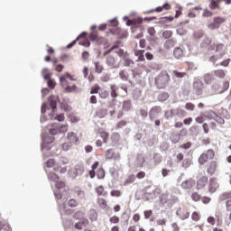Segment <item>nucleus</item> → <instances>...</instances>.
Returning <instances> with one entry per match:
<instances>
[{
  "label": "nucleus",
  "mask_w": 231,
  "mask_h": 231,
  "mask_svg": "<svg viewBox=\"0 0 231 231\" xmlns=\"http://www.w3.org/2000/svg\"><path fill=\"white\" fill-rule=\"evenodd\" d=\"M160 201L162 205H165L169 201V195L168 194H162L161 196Z\"/></svg>",
  "instance_id": "obj_46"
},
{
  "label": "nucleus",
  "mask_w": 231,
  "mask_h": 231,
  "mask_svg": "<svg viewBox=\"0 0 231 231\" xmlns=\"http://www.w3.org/2000/svg\"><path fill=\"white\" fill-rule=\"evenodd\" d=\"M204 79H205V82H207L208 84V82H210V80H214V77L211 74H206L204 76Z\"/></svg>",
  "instance_id": "obj_59"
},
{
  "label": "nucleus",
  "mask_w": 231,
  "mask_h": 231,
  "mask_svg": "<svg viewBox=\"0 0 231 231\" xmlns=\"http://www.w3.org/2000/svg\"><path fill=\"white\" fill-rule=\"evenodd\" d=\"M132 107L131 100H125L123 102V109L124 111H129Z\"/></svg>",
  "instance_id": "obj_35"
},
{
  "label": "nucleus",
  "mask_w": 231,
  "mask_h": 231,
  "mask_svg": "<svg viewBox=\"0 0 231 231\" xmlns=\"http://www.w3.org/2000/svg\"><path fill=\"white\" fill-rule=\"evenodd\" d=\"M195 106H194V104H192V103H187L186 105H185V108L188 110V111H194V109H195Z\"/></svg>",
  "instance_id": "obj_57"
},
{
  "label": "nucleus",
  "mask_w": 231,
  "mask_h": 231,
  "mask_svg": "<svg viewBox=\"0 0 231 231\" xmlns=\"http://www.w3.org/2000/svg\"><path fill=\"white\" fill-rule=\"evenodd\" d=\"M173 55L176 59H181L183 57V49L177 47L173 51Z\"/></svg>",
  "instance_id": "obj_23"
},
{
  "label": "nucleus",
  "mask_w": 231,
  "mask_h": 231,
  "mask_svg": "<svg viewBox=\"0 0 231 231\" xmlns=\"http://www.w3.org/2000/svg\"><path fill=\"white\" fill-rule=\"evenodd\" d=\"M134 181H136V177L134 176V174H130L125 179L124 185H131V183H134Z\"/></svg>",
  "instance_id": "obj_21"
},
{
  "label": "nucleus",
  "mask_w": 231,
  "mask_h": 231,
  "mask_svg": "<svg viewBox=\"0 0 231 231\" xmlns=\"http://www.w3.org/2000/svg\"><path fill=\"white\" fill-rule=\"evenodd\" d=\"M110 195L112 198H120V196H122V191H120V189H113L110 192Z\"/></svg>",
  "instance_id": "obj_41"
},
{
  "label": "nucleus",
  "mask_w": 231,
  "mask_h": 231,
  "mask_svg": "<svg viewBox=\"0 0 231 231\" xmlns=\"http://www.w3.org/2000/svg\"><path fill=\"white\" fill-rule=\"evenodd\" d=\"M171 6L169 4H164L162 6L156 7L155 9H152L146 12V14H152L154 12L160 13L162 10H171Z\"/></svg>",
  "instance_id": "obj_14"
},
{
  "label": "nucleus",
  "mask_w": 231,
  "mask_h": 231,
  "mask_svg": "<svg viewBox=\"0 0 231 231\" xmlns=\"http://www.w3.org/2000/svg\"><path fill=\"white\" fill-rule=\"evenodd\" d=\"M99 134H100L101 138H103L104 143H106L107 142V140H109V133H107L106 131H101V132H99Z\"/></svg>",
  "instance_id": "obj_33"
},
{
  "label": "nucleus",
  "mask_w": 231,
  "mask_h": 231,
  "mask_svg": "<svg viewBox=\"0 0 231 231\" xmlns=\"http://www.w3.org/2000/svg\"><path fill=\"white\" fill-rule=\"evenodd\" d=\"M71 143H69V141L67 143H64L63 144H61L62 150L63 151H69V148L71 147Z\"/></svg>",
  "instance_id": "obj_56"
},
{
  "label": "nucleus",
  "mask_w": 231,
  "mask_h": 231,
  "mask_svg": "<svg viewBox=\"0 0 231 231\" xmlns=\"http://www.w3.org/2000/svg\"><path fill=\"white\" fill-rule=\"evenodd\" d=\"M218 189H219V184L217 183L216 179H210L209 185H208V191L211 194H214V192H216V190H217Z\"/></svg>",
  "instance_id": "obj_10"
},
{
  "label": "nucleus",
  "mask_w": 231,
  "mask_h": 231,
  "mask_svg": "<svg viewBox=\"0 0 231 231\" xmlns=\"http://www.w3.org/2000/svg\"><path fill=\"white\" fill-rule=\"evenodd\" d=\"M106 64H107V66H110L111 68H115V64H116V60H115V57H113V56H107L106 57Z\"/></svg>",
  "instance_id": "obj_27"
},
{
  "label": "nucleus",
  "mask_w": 231,
  "mask_h": 231,
  "mask_svg": "<svg viewBox=\"0 0 231 231\" xmlns=\"http://www.w3.org/2000/svg\"><path fill=\"white\" fill-rule=\"evenodd\" d=\"M147 32L149 35H151V37H154V35H156V30L154 29V27H149Z\"/></svg>",
  "instance_id": "obj_58"
},
{
  "label": "nucleus",
  "mask_w": 231,
  "mask_h": 231,
  "mask_svg": "<svg viewBox=\"0 0 231 231\" xmlns=\"http://www.w3.org/2000/svg\"><path fill=\"white\" fill-rule=\"evenodd\" d=\"M216 169H217V164L216 163V162H209L207 170L208 174H210V176H212V174L216 172Z\"/></svg>",
  "instance_id": "obj_17"
},
{
  "label": "nucleus",
  "mask_w": 231,
  "mask_h": 231,
  "mask_svg": "<svg viewBox=\"0 0 231 231\" xmlns=\"http://www.w3.org/2000/svg\"><path fill=\"white\" fill-rule=\"evenodd\" d=\"M111 89V97L112 98H116V97H118V93H116V91L118 90V88H116V86L112 85L110 87Z\"/></svg>",
  "instance_id": "obj_34"
},
{
  "label": "nucleus",
  "mask_w": 231,
  "mask_h": 231,
  "mask_svg": "<svg viewBox=\"0 0 231 231\" xmlns=\"http://www.w3.org/2000/svg\"><path fill=\"white\" fill-rule=\"evenodd\" d=\"M99 97H100V98H107L109 97V92L107 90L102 89L99 92Z\"/></svg>",
  "instance_id": "obj_50"
},
{
  "label": "nucleus",
  "mask_w": 231,
  "mask_h": 231,
  "mask_svg": "<svg viewBox=\"0 0 231 231\" xmlns=\"http://www.w3.org/2000/svg\"><path fill=\"white\" fill-rule=\"evenodd\" d=\"M212 12L208 9H205L202 14L203 17H212Z\"/></svg>",
  "instance_id": "obj_60"
},
{
  "label": "nucleus",
  "mask_w": 231,
  "mask_h": 231,
  "mask_svg": "<svg viewBox=\"0 0 231 231\" xmlns=\"http://www.w3.org/2000/svg\"><path fill=\"white\" fill-rule=\"evenodd\" d=\"M114 50H116V53H117V55H119V57H122V55H124V50L119 49L118 46H116V45L112 46L109 51L105 52V55H109V53H111V51H113Z\"/></svg>",
  "instance_id": "obj_18"
},
{
  "label": "nucleus",
  "mask_w": 231,
  "mask_h": 231,
  "mask_svg": "<svg viewBox=\"0 0 231 231\" xmlns=\"http://www.w3.org/2000/svg\"><path fill=\"white\" fill-rule=\"evenodd\" d=\"M77 42H79L80 46H85L86 48H89V46L91 45L89 40H88L87 32H82L76 40H74L72 42L67 45V48H73V46H75Z\"/></svg>",
  "instance_id": "obj_2"
},
{
  "label": "nucleus",
  "mask_w": 231,
  "mask_h": 231,
  "mask_svg": "<svg viewBox=\"0 0 231 231\" xmlns=\"http://www.w3.org/2000/svg\"><path fill=\"white\" fill-rule=\"evenodd\" d=\"M94 66H95V71L96 73H102V71H104V66H102V64H100V61H96L94 63Z\"/></svg>",
  "instance_id": "obj_29"
},
{
  "label": "nucleus",
  "mask_w": 231,
  "mask_h": 231,
  "mask_svg": "<svg viewBox=\"0 0 231 231\" xmlns=\"http://www.w3.org/2000/svg\"><path fill=\"white\" fill-rule=\"evenodd\" d=\"M55 142V137L53 136H47L43 138L42 149H46L50 151L51 149V143Z\"/></svg>",
  "instance_id": "obj_9"
},
{
  "label": "nucleus",
  "mask_w": 231,
  "mask_h": 231,
  "mask_svg": "<svg viewBox=\"0 0 231 231\" xmlns=\"http://www.w3.org/2000/svg\"><path fill=\"white\" fill-rule=\"evenodd\" d=\"M42 75L45 80H51V74L48 73V69H43Z\"/></svg>",
  "instance_id": "obj_31"
},
{
  "label": "nucleus",
  "mask_w": 231,
  "mask_h": 231,
  "mask_svg": "<svg viewBox=\"0 0 231 231\" xmlns=\"http://www.w3.org/2000/svg\"><path fill=\"white\" fill-rule=\"evenodd\" d=\"M169 97H171V96L169 95V93H167V92H162V93L159 94V96H158V101H159V102H165V101L169 100Z\"/></svg>",
  "instance_id": "obj_25"
},
{
  "label": "nucleus",
  "mask_w": 231,
  "mask_h": 231,
  "mask_svg": "<svg viewBox=\"0 0 231 231\" xmlns=\"http://www.w3.org/2000/svg\"><path fill=\"white\" fill-rule=\"evenodd\" d=\"M89 39L90 41H98V39H100L98 37V32H92L90 34H89Z\"/></svg>",
  "instance_id": "obj_44"
},
{
  "label": "nucleus",
  "mask_w": 231,
  "mask_h": 231,
  "mask_svg": "<svg viewBox=\"0 0 231 231\" xmlns=\"http://www.w3.org/2000/svg\"><path fill=\"white\" fill-rule=\"evenodd\" d=\"M160 113H162V107L160 106H153L151 110H150V119L151 120H155V118H158V115H160Z\"/></svg>",
  "instance_id": "obj_11"
},
{
  "label": "nucleus",
  "mask_w": 231,
  "mask_h": 231,
  "mask_svg": "<svg viewBox=\"0 0 231 231\" xmlns=\"http://www.w3.org/2000/svg\"><path fill=\"white\" fill-rule=\"evenodd\" d=\"M225 18L223 17H216L214 18V22L216 23V24H217L218 26H221V24H223V23H225Z\"/></svg>",
  "instance_id": "obj_47"
},
{
  "label": "nucleus",
  "mask_w": 231,
  "mask_h": 231,
  "mask_svg": "<svg viewBox=\"0 0 231 231\" xmlns=\"http://www.w3.org/2000/svg\"><path fill=\"white\" fill-rule=\"evenodd\" d=\"M58 102H59V97H57V96H51L49 98V105L52 111H55V109H57Z\"/></svg>",
  "instance_id": "obj_15"
},
{
  "label": "nucleus",
  "mask_w": 231,
  "mask_h": 231,
  "mask_svg": "<svg viewBox=\"0 0 231 231\" xmlns=\"http://www.w3.org/2000/svg\"><path fill=\"white\" fill-rule=\"evenodd\" d=\"M176 115L180 118H185V116H187V112L181 108H177Z\"/></svg>",
  "instance_id": "obj_32"
},
{
  "label": "nucleus",
  "mask_w": 231,
  "mask_h": 231,
  "mask_svg": "<svg viewBox=\"0 0 231 231\" xmlns=\"http://www.w3.org/2000/svg\"><path fill=\"white\" fill-rule=\"evenodd\" d=\"M68 205H69V207H71L72 208H74L75 207H77L79 205V202H77V200L75 199H71L69 200Z\"/></svg>",
  "instance_id": "obj_52"
},
{
  "label": "nucleus",
  "mask_w": 231,
  "mask_h": 231,
  "mask_svg": "<svg viewBox=\"0 0 231 231\" xmlns=\"http://www.w3.org/2000/svg\"><path fill=\"white\" fill-rule=\"evenodd\" d=\"M169 82H171V75H169L167 70H162L155 78V86H157L158 89H165V88H167Z\"/></svg>",
  "instance_id": "obj_1"
},
{
  "label": "nucleus",
  "mask_w": 231,
  "mask_h": 231,
  "mask_svg": "<svg viewBox=\"0 0 231 231\" xmlns=\"http://www.w3.org/2000/svg\"><path fill=\"white\" fill-rule=\"evenodd\" d=\"M191 219L193 221H199L201 219V215H199V212L195 211L191 214Z\"/></svg>",
  "instance_id": "obj_42"
},
{
  "label": "nucleus",
  "mask_w": 231,
  "mask_h": 231,
  "mask_svg": "<svg viewBox=\"0 0 231 231\" xmlns=\"http://www.w3.org/2000/svg\"><path fill=\"white\" fill-rule=\"evenodd\" d=\"M191 199L193 201H199L201 199V195H199V193H198V192H193L191 194Z\"/></svg>",
  "instance_id": "obj_45"
},
{
  "label": "nucleus",
  "mask_w": 231,
  "mask_h": 231,
  "mask_svg": "<svg viewBox=\"0 0 231 231\" xmlns=\"http://www.w3.org/2000/svg\"><path fill=\"white\" fill-rule=\"evenodd\" d=\"M194 185H196V180H194V179L190 178V179H187L186 180L182 181L180 184V187L184 190H189L190 189H192V187H194Z\"/></svg>",
  "instance_id": "obj_8"
},
{
  "label": "nucleus",
  "mask_w": 231,
  "mask_h": 231,
  "mask_svg": "<svg viewBox=\"0 0 231 231\" xmlns=\"http://www.w3.org/2000/svg\"><path fill=\"white\" fill-rule=\"evenodd\" d=\"M191 164L192 162L190 161V159H184L182 162V167H184V169H189V167H190Z\"/></svg>",
  "instance_id": "obj_43"
},
{
  "label": "nucleus",
  "mask_w": 231,
  "mask_h": 231,
  "mask_svg": "<svg viewBox=\"0 0 231 231\" xmlns=\"http://www.w3.org/2000/svg\"><path fill=\"white\" fill-rule=\"evenodd\" d=\"M220 199H221L222 201H225V199H231V191L224 192V193L220 196Z\"/></svg>",
  "instance_id": "obj_40"
},
{
  "label": "nucleus",
  "mask_w": 231,
  "mask_h": 231,
  "mask_svg": "<svg viewBox=\"0 0 231 231\" xmlns=\"http://www.w3.org/2000/svg\"><path fill=\"white\" fill-rule=\"evenodd\" d=\"M171 228L173 231H180V226H178V223L176 222L171 224Z\"/></svg>",
  "instance_id": "obj_63"
},
{
  "label": "nucleus",
  "mask_w": 231,
  "mask_h": 231,
  "mask_svg": "<svg viewBox=\"0 0 231 231\" xmlns=\"http://www.w3.org/2000/svg\"><path fill=\"white\" fill-rule=\"evenodd\" d=\"M210 1V5H209V8L211 10H216V9H219V4L221 3L220 0H209Z\"/></svg>",
  "instance_id": "obj_22"
},
{
  "label": "nucleus",
  "mask_w": 231,
  "mask_h": 231,
  "mask_svg": "<svg viewBox=\"0 0 231 231\" xmlns=\"http://www.w3.org/2000/svg\"><path fill=\"white\" fill-rule=\"evenodd\" d=\"M88 223L89 221L88 219H84L83 221L75 224L74 227L76 228V230H82V225L86 226V225H88Z\"/></svg>",
  "instance_id": "obj_30"
},
{
  "label": "nucleus",
  "mask_w": 231,
  "mask_h": 231,
  "mask_svg": "<svg viewBox=\"0 0 231 231\" xmlns=\"http://www.w3.org/2000/svg\"><path fill=\"white\" fill-rule=\"evenodd\" d=\"M110 223L116 225L118 223H120V217H118L117 216H113L112 217L109 218Z\"/></svg>",
  "instance_id": "obj_48"
},
{
  "label": "nucleus",
  "mask_w": 231,
  "mask_h": 231,
  "mask_svg": "<svg viewBox=\"0 0 231 231\" xmlns=\"http://www.w3.org/2000/svg\"><path fill=\"white\" fill-rule=\"evenodd\" d=\"M176 214L180 219L185 220L189 219L190 213L189 212V209L185 208H179L176 211Z\"/></svg>",
  "instance_id": "obj_7"
},
{
  "label": "nucleus",
  "mask_w": 231,
  "mask_h": 231,
  "mask_svg": "<svg viewBox=\"0 0 231 231\" xmlns=\"http://www.w3.org/2000/svg\"><path fill=\"white\" fill-rule=\"evenodd\" d=\"M214 75L218 77V79H225V70L223 69H217L214 71Z\"/></svg>",
  "instance_id": "obj_37"
},
{
  "label": "nucleus",
  "mask_w": 231,
  "mask_h": 231,
  "mask_svg": "<svg viewBox=\"0 0 231 231\" xmlns=\"http://www.w3.org/2000/svg\"><path fill=\"white\" fill-rule=\"evenodd\" d=\"M97 204L103 210H106V208H107V201L106 200V199L98 198Z\"/></svg>",
  "instance_id": "obj_24"
},
{
  "label": "nucleus",
  "mask_w": 231,
  "mask_h": 231,
  "mask_svg": "<svg viewBox=\"0 0 231 231\" xmlns=\"http://www.w3.org/2000/svg\"><path fill=\"white\" fill-rule=\"evenodd\" d=\"M208 183V177H201L198 181H197V189L201 190V189H205V186Z\"/></svg>",
  "instance_id": "obj_13"
},
{
  "label": "nucleus",
  "mask_w": 231,
  "mask_h": 231,
  "mask_svg": "<svg viewBox=\"0 0 231 231\" xmlns=\"http://www.w3.org/2000/svg\"><path fill=\"white\" fill-rule=\"evenodd\" d=\"M162 37H164V39H171L172 37V31H164Z\"/></svg>",
  "instance_id": "obj_54"
},
{
  "label": "nucleus",
  "mask_w": 231,
  "mask_h": 231,
  "mask_svg": "<svg viewBox=\"0 0 231 231\" xmlns=\"http://www.w3.org/2000/svg\"><path fill=\"white\" fill-rule=\"evenodd\" d=\"M55 186L56 189H64V187H66V182L62 180H57Z\"/></svg>",
  "instance_id": "obj_51"
},
{
  "label": "nucleus",
  "mask_w": 231,
  "mask_h": 231,
  "mask_svg": "<svg viewBox=\"0 0 231 231\" xmlns=\"http://www.w3.org/2000/svg\"><path fill=\"white\" fill-rule=\"evenodd\" d=\"M98 91H100V86L95 85L94 87L91 88L90 94L95 95V94L98 93Z\"/></svg>",
  "instance_id": "obj_49"
},
{
  "label": "nucleus",
  "mask_w": 231,
  "mask_h": 231,
  "mask_svg": "<svg viewBox=\"0 0 231 231\" xmlns=\"http://www.w3.org/2000/svg\"><path fill=\"white\" fill-rule=\"evenodd\" d=\"M216 152L213 149H208L200 154V156L198 159V162L199 165H205V163H208V162H210V160H214Z\"/></svg>",
  "instance_id": "obj_3"
},
{
  "label": "nucleus",
  "mask_w": 231,
  "mask_h": 231,
  "mask_svg": "<svg viewBox=\"0 0 231 231\" xmlns=\"http://www.w3.org/2000/svg\"><path fill=\"white\" fill-rule=\"evenodd\" d=\"M77 174H82L84 172V166L78 164L75 167Z\"/></svg>",
  "instance_id": "obj_55"
},
{
  "label": "nucleus",
  "mask_w": 231,
  "mask_h": 231,
  "mask_svg": "<svg viewBox=\"0 0 231 231\" xmlns=\"http://www.w3.org/2000/svg\"><path fill=\"white\" fill-rule=\"evenodd\" d=\"M172 73L174 77H176L177 79H183V77H187L186 72H180L178 70H173Z\"/></svg>",
  "instance_id": "obj_38"
},
{
  "label": "nucleus",
  "mask_w": 231,
  "mask_h": 231,
  "mask_svg": "<svg viewBox=\"0 0 231 231\" xmlns=\"http://www.w3.org/2000/svg\"><path fill=\"white\" fill-rule=\"evenodd\" d=\"M106 160H115L116 162H118L120 160L121 156L120 153H116L115 150L108 149L106 151Z\"/></svg>",
  "instance_id": "obj_6"
},
{
  "label": "nucleus",
  "mask_w": 231,
  "mask_h": 231,
  "mask_svg": "<svg viewBox=\"0 0 231 231\" xmlns=\"http://www.w3.org/2000/svg\"><path fill=\"white\" fill-rule=\"evenodd\" d=\"M205 88V85L202 83L201 80H197L193 83V93L195 95H203V89Z\"/></svg>",
  "instance_id": "obj_5"
},
{
  "label": "nucleus",
  "mask_w": 231,
  "mask_h": 231,
  "mask_svg": "<svg viewBox=\"0 0 231 231\" xmlns=\"http://www.w3.org/2000/svg\"><path fill=\"white\" fill-rule=\"evenodd\" d=\"M143 23V19L142 18H136L132 20V24H142Z\"/></svg>",
  "instance_id": "obj_62"
},
{
  "label": "nucleus",
  "mask_w": 231,
  "mask_h": 231,
  "mask_svg": "<svg viewBox=\"0 0 231 231\" xmlns=\"http://www.w3.org/2000/svg\"><path fill=\"white\" fill-rule=\"evenodd\" d=\"M226 208L227 212H231V199L226 202Z\"/></svg>",
  "instance_id": "obj_64"
},
{
  "label": "nucleus",
  "mask_w": 231,
  "mask_h": 231,
  "mask_svg": "<svg viewBox=\"0 0 231 231\" xmlns=\"http://www.w3.org/2000/svg\"><path fill=\"white\" fill-rule=\"evenodd\" d=\"M119 77L122 80H129V74L125 70H121L119 72Z\"/></svg>",
  "instance_id": "obj_39"
},
{
  "label": "nucleus",
  "mask_w": 231,
  "mask_h": 231,
  "mask_svg": "<svg viewBox=\"0 0 231 231\" xmlns=\"http://www.w3.org/2000/svg\"><path fill=\"white\" fill-rule=\"evenodd\" d=\"M48 178L51 181H59V175H57L55 172H50L48 174Z\"/></svg>",
  "instance_id": "obj_36"
},
{
  "label": "nucleus",
  "mask_w": 231,
  "mask_h": 231,
  "mask_svg": "<svg viewBox=\"0 0 231 231\" xmlns=\"http://www.w3.org/2000/svg\"><path fill=\"white\" fill-rule=\"evenodd\" d=\"M60 81L66 93H71L72 91H75V89H77V87L75 85L69 86V83L68 82V79H66V78H60Z\"/></svg>",
  "instance_id": "obj_4"
},
{
  "label": "nucleus",
  "mask_w": 231,
  "mask_h": 231,
  "mask_svg": "<svg viewBox=\"0 0 231 231\" xmlns=\"http://www.w3.org/2000/svg\"><path fill=\"white\" fill-rule=\"evenodd\" d=\"M67 142H69L72 145L73 143H77V142H79V137H77V134L73 132L69 133L67 136Z\"/></svg>",
  "instance_id": "obj_16"
},
{
  "label": "nucleus",
  "mask_w": 231,
  "mask_h": 231,
  "mask_svg": "<svg viewBox=\"0 0 231 231\" xmlns=\"http://www.w3.org/2000/svg\"><path fill=\"white\" fill-rule=\"evenodd\" d=\"M47 167L51 168L55 167V160L50 159L47 161Z\"/></svg>",
  "instance_id": "obj_61"
},
{
  "label": "nucleus",
  "mask_w": 231,
  "mask_h": 231,
  "mask_svg": "<svg viewBox=\"0 0 231 231\" xmlns=\"http://www.w3.org/2000/svg\"><path fill=\"white\" fill-rule=\"evenodd\" d=\"M143 53H145L144 50H136L134 51V55H135V57H138L139 61L145 60V56L143 55Z\"/></svg>",
  "instance_id": "obj_19"
},
{
  "label": "nucleus",
  "mask_w": 231,
  "mask_h": 231,
  "mask_svg": "<svg viewBox=\"0 0 231 231\" xmlns=\"http://www.w3.org/2000/svg\"><path fill=\"white\" fill-rule=\"evenodd\" d=\"M97 196H107V191L105 192L104 186H98L95 189Z\"/></svg>",
  "instance_id": "obj_28"
},
{
  "label": "nucleus",
  "mask_w": 231,
  "mask_h": 231,
  "mask_svg": "<svg viewBox=\"0 0 231 231\" xmlns=\"http://www.w3.org/2000/svg\"><path fill=\"white\" fill-rule=\"evenodd\" d=\"M96 176L97 180H104L106 178V170L104 168H98Z\"/></svg>",
  "instance_id": "obj_20"
},
{
  "label": "nucleus",
  "mask_w": 231,
  "mask_h": 231,
  "mask_svg": "<svg viewBox=\"0 0 231 231\" xmlns=\"http://www.w3.org/2000/svg\"><path fill=\"white\" fill-rule=\"evenodd\" d=\"M216 219H217V226H221V217L218 215H216L215 217H208L207 218V221L209 225H216Z\"/></svg>",
  "instance_id": "obj_12"
},
{
  "label": "nucleus",
  "mask_w": 231,
  "mask_h": 231,
  "mask_svg": "<svg viewBox=\"0 0 231 231\" xmlns=\"http://www.w3.org/2000/svg\"><path fill=\"white\" fill-rule=\"evenodd\" d=\"M225 48V44L223 43H216L211 46V50L213 51H222V50Z\"/></svg>",
  "instance_id": "obj_26"
},
{
  "label": "nucleus",
  "mask_w": 231,
  "mask_h": 231,
  "mask_svg": "<svg viewBox=\"0 0 231 231\" xmlns=\"http://www.w3.org/2000/svg\"><path fill=\"white\" fill-rule=\"evenodd\" d=\"M50 134H51L52 136H55V134H59L60 130L59 127L54 126L53 128H51L49 131Z\"/></svg>",
  "instance_id": "obj_53"
}]
</instances>
